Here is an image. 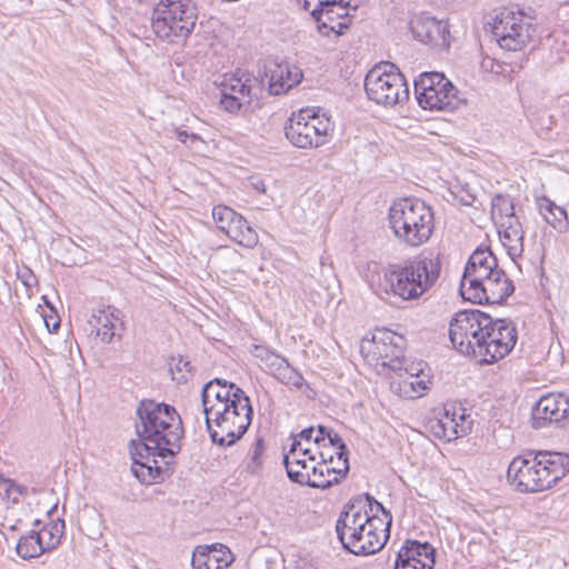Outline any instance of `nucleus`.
Listing matches in <instances>:
<instances>
[{"label":"nucleus","instance_id":"nucleus-1","mask_svg":"<svg viewBox=\"0 0 569 569\" xmlns=\"http://www.w3.org/2000/svg\"><path fill=\"white\" fill-rule=\"evenodd\" d=\"M137 440L130 441L132 473L141 482L162 479L156 457H174L181 450L183 423L177 409L166 402L142 399L136 410Z\"/></svg>","mask_w":569,"mask_h":569},{"label":"nucleus","instance_id":"nucleus-2","mask_svg":"<svg viewBox=\"0 0 569 569\" xmlns=\"http://www.w3.org/2000/svg\"><path fill=\"white\" fill-rule=\"evenodd\" d=\"M440 271V253L422 250L401 263L389 264L375 291L377 295L392 293L402 300H416L437 282Z\"/></svg>","mask_w":569,"mask_h":569},{"label":"nucleus","instance_id":"nucleus-3","mask_svg":"<svg viewBox=\"0 0 569 569\" xmlns=\"http://www.w3.org/2000/svg\"><path fill=\"white\" fill-rule=\"evenodd\" d=\"M569 472V455L559 451H529L515 457L507 479L522 493L550 489Z\"/></svg>","mask_w":569,"mask_h":569},{"label":"nucleus","instance_id":"nucleus-4","mask_svg":"<svg viewBox=\"0 0 569 569\" xmlns=\"http://www.w3.org/2000/svg\"><path fill=\"white\" fill-rule=\"evenodd\" d=\"M390 228L396 239L409 248L426 243L435 230V214L418 198H401L392 202L388 212Z\"/></svg>","mask_w":569,"mask_h":569},{"label":"nucleus","instance_id":"nucleus-5","mask_svg":"<svg viewBox=\"0 0 569 569\" xmlns=\"http://www.w3.org/2000/svg\"><path fill=\"white\" fill-rule=\"evenodd\" d=\"M233 400L221 406L212 413L210 429H207L211 441L220 447L234 445L249 429L253 408L250 398L242 389H236Z\"/></svg>","mask_w":569,"mask_h":569},{"label":"nucleus","instance_id":"nucleus-6","mask_svg":"<svg viewBox=\"0 0 569 569\" xmlns=\"http://www.w3.org/2000/svg\"><path fill=\"white\" fill-rule=\"evenodd\" d=\"M198 19L197 6L192 0H160L151 18L156 36L170 43L187 39Z\"/></svg>","mask_w":569,"mask_h":569},{"label":"nucleus","instance_id":"nucleus-7","mask_svg":"<svg viewBox=\"0 0 569 569\" xmlns=\"http://www.w3.org/2000/svg\"><path fill=\"white\" fill-rule=\"evenodd\" d=\"M365 500L371 515L369 520L360 527L357 540L348 539L345 549L356 556H369L380 551L390 536L392 516L383 505L377 501L369 493L365 495Z\"/></svg>","mask_w":569,"mask_h":569},{"label":"nucleus","instance_id":"nucleus-8","mask_svg":"<svg viewBox=\"0 0 569 569\" xmlns=\"http://www.w3.org/2000/svg\"><path fill=\"white\" fill-rule=\"evenodd\" d=\"M333 130V122L325 112L320 114V108L301 109L288 119L284 136L295 147L311 149L325 146Z\"/></svg>","mask_w":569,"mask_h":569},{"label":"nucleus","instance_id":"nucleus-9","mask_svg":"<svg viewBox=\"0 0 569 569\" xmlns=\"http://www.w3.org/2000/svg\"><path fill=\"white\" fill-rule=\"evenodd\" d=\"M367 97L377 104L393 107L409 99L405 76L393 63L373 67L365 78Z\"/></svg>","mask_w":569,"mask_h":569},{"label":"nucleus","instance_id":"nucleus-10","mask_svg":"<svg viewBox=\"0 0 569 569\" xmlns=\"http://www.w3.org/2000/svg\"><path fill=\"white\" fill-rule=\"evenodd\" d=\"M418 104L430 111L452 112L462 103L458 89L441 72H422L413 81Z\"/></svg>","mask_w":569,"mask_h":569},{"label":"nucleus","instance_id":"nucleus-11","mask_svg":"<svg viewBox=\"0 0 569 569\" xmlns=\"http://www.w3.org/2000/svg\"><path fill=\"white\" fill-rule=\"evenodd\" d=\"M482 339H477L472 356L480 357L481 363H493L505 358L515 348L518 331L509 319L491 317V323L482 330Z\"/></svg>","mask_w":569,"mask_h":569},{"label":"nucleus","instance_id":"nucleus-12","mask_svg":"<svg viewBox=\"0 0 569 569\" xmlns=\"http://www.w3.org/2000/svg\"><path fill=\"white\" fill-rule=\"evenodd\" d=\"M491 323V316L478 309H466L455 313L449 323L452 346L462 355H472L473 342L482 339V330Z\"/></svg>","mask_w":569,"mask_h":569},{"label":"nucleus","instance_id":"nucleus-13","mask_svg":"<svg viewBox=\"0 0 569 569\" xmlns=\"http://www.w3.org/2000/svg\"><path fill=\"white\" fill-rule=\"evenodd\" d=\"M490 31L500 48L517 51L530 41L535 29L521 13L505 9L493 18Z\"/></svg>","mask_w":569,"mask_h":569},{"label":"nucleus","instance_id":"nucleus-14","mask_svg":"<svg viewBox=\"0 0 569 569\" xmlns=\"http://www.w3.org/2000/svg\"><path fill=\"white\" fill-rule=\"evenodd\" d=\"M405 338L389 329H378L371 340L361 346V351L367 352L377 366L390 368L393 371L402 370L406 362L403 348Z\"/></svg>","mask_w":569,"mask_h":569},{"label":"nucleus","instance_id":"nucleus-15","mask_svg":"<svg viewBox=\"0 0 569 569\" xmlns=\"http://www.w3.org/2000/svg\"><path fill=\"white\" fill-rule=\"evenodd\" d=\"M515 292V284L506 274L503 269L493 272L481 279L480 283L473 287L460 284L459 293L465 301L483 305H502Z\"/></svg>","mask_w":569,"mask_h":569},{"label":"nucleus","instance_id":"nucleus-16","mask_svg":"<svg viewBox=\"0 0 569 569\" xmlns=\"http://www.w3.org/2000/svg\"><path fill=\"white\" fill-rule=\"evenodd\" d=\"M549 425L557 427L569 425V396L548 393L536 402L532 408V427L541 429Z\"/></svg>","mask_w":569,"mask_h":569},{"label":"nucleus","instance_id":"nucleus-17","mask_svg":"<svg viewBox=\"0 0 569 569\" xmlns=\"http://www.w3.org/2000/svg\"><path fill=\"white\" fill-rule=\"evenodd\" d=\"M410 30L413 38L436 48L449 49L450 31L447 23L429 16H418L411 19Z\"/></svg>","mask_w":569,"mask_h":569},{"label":"nucleus","instance_id":"nucleus-18","mask_svg":"<svg viewBox=\"0 0 569 569\" xmlns=\"http://www.w3.org/2000/svg\"><path fill=\"white\" fill-rule=\"evenodd\" d=\"M367 507V502L362 505V500L359 499L347 503L340 512L336 522V532L343 548L348 539L357 540L356 533L358 535L361 531L360 527L369 520L370 511L366 509Z\"/></svg>","mask_w":569,"mask_h":569},{"label":"nucleus","instance_id":"nucleus-19","mask_svg":"<svg viewBox=\"0 0 569 569\" xmlns=\"http://www.w3.org/2000/svg\"><path fill=\"white\" fill-rule=\"evenodd\" d=\"M498 269H500L498 266V259L490 248L479 247L469 257L465 266L460 284L475 287L476 283H480L481 279H486V277L491 274L493 270Z\"/></svg>","mask_w":569,"mask_h":569},{"label":"nucleus","instance_id":"nucleus-20","mask_svg":"<svg viewBox=\"0 0 569 569\" xmlns=\"http://www.w3.org/2000/svg\"><path fill=\"white\" fill-rule=\"evenodd\" d=\"M264 74L269 79V93L273 96H280L287 92L289 89L300 83L302 79L301 70L296 66L291 67L286 61H268Z\"/></svg>","mask_w":569,"mask_h":569},{"label":"nucleus","instance_id":"nucleus-21","mask_svg":"<svg viewBox=\"0 0 569 569\" xmlns=\"http://www.w3.org/2000/svg\"><path fill=\"white\" fill-rule=\"evenodd\" d=\"M302 453H296V446L290 447L289 451L283 455V466L288 478L298 485L308 487H325L329 482L312 481L311 466L316 462V455L302 457Z\"/></svg>","mask_w":569,"mask_h":569},{"label":"nucleus","instance_id":"nucleus-22","mask_svg":"<svg viewBox=\"0 0 569 569\" xmlns=\"http://www.w3.org/2000/svg\"><path fill=\"white\" fill-rule=\"evenodd\" d=\"M218 383L219 378H214L204 383L201 390V405L207 429H210L212 413L221 409V406L229 402V400H233L236 389H241L236 383L224 385L218 388Z\"/></svg>","mask_w":569,"mask_h":569},{"label":"nucleus","instance_id":"nucleus-23","mask_svg":"<svg viewBox=\"0 0 569 569\" xmlns=\"http://www.w3.org/2000/svg\"><path fill=\"white\" fill-rule=\"evenodd\" d=\"M232 561V552L221 543L198 546L191 557L193 569H227Z\"/></svg>","mask_w":569,"mask_h":569},{"label":"nucleus","instance_id":"nucleus-24","mask_svg":"<svg viewBox=\"0 0 569 569\" xmlns=\"http://www.w3.org/2000/svg\"><path fill=\"white\" fill-rule=\"evenodd\" d=\"M258 86L257 78L251 74L238 70L232 74H226L221 82V92H226L230 96H238L242 101H246L248 106L253 99V88Z\"/></svg>","mask_w":569,"mask_h":569},{"label":"nucleus","instance_id":"nucleus-25","mask_svg":"<svg viewBox=\"0 0 569 569\" xmlns=\"http://www.w3.org/2000/svg\"><path fill=\"white\" fill-rule=\"evenodd\" d=\"M456 417L457 410L455 407L452 410L446 408L443 417L431 425L435 437L452 441L468 435L470 432L469 425L463 419L462 422H458Z\"/></svg>","mask_w":569,"mask_h":569},{"label":"nucleus","instance_id":"nucleus-26","mask_svg":"<svg viewBox=\"0 0 569 569\" xmlns=\"http://www.w3.org/2000/svg\"><path fill=\"white\" fill-rule=\"evenodd\" d=\"M499 237L501 243L507 249L508 256L512 261L522 256L523 252V230L518 219L510 222H499Z\"/></svg>","mask_w":569,"mask_h":569},{"label":"nucleus","instance_id":"nucleus-27","mask_svg":"<svg viewBox=\"0 0 569 569\" xmlns=\"http://www.w3.org/2000/svg\"><path fill=\"white\" fill-rule=\"evenodd\" d=\"M536 204L543 220L556 231L562 233L569 230L568 214L565 208L557 206L547 196L536 197Z\"/></svg>","mask_w":569,"mask_h":569},{"label":"nucleus","instance_id":"nucleus-28","mask_svg":"<svg viewBox=\"0 0 569 569\" xmlns=\"http://www.w3.org/2000/svg\"><path fill=\"white\" fill-rule=\"evenodd\" d=\"M119 313L120 311L118 309L108 307L107 309H99L92 312L89 318L88 325L91 331H96V336L99 337L102 342H110L114 337L113 320H119Z\"/></svg>","mask_w":569,"mask_h":569},{"label":"nucleus","instance_id":"nucleus-29","mask_svg":"<svg viewBox=\"0 0 569 569\" xmlns=\"http://www.w3.org/2000/svg\"><path fill=\"white\" fill-rule=\"evenodd\" d=\"M401 561H419L427 565L435 566L436 549L429 542H420L418 540H407L405 545L397 552Z\"/></svg>","mask_w":569,"mask_h":569},{"label":"nucleus","instance_id":"nucleus-30","mask_svg":"<svg viewBox=\"0 0 569 569\" xmlns=\"http://www.w3.org/2000/svg\"><path fill=\"white\" fill-rule=\"evenodd\" d=\"M329 17L330 20H326L328 16L325 14L323 9L321 13L316 17L315 21L317 22V29L322 36L329 37L330 33L341 36L350 27L351 19L347 10L339 12V16L329 13Z\"/></svg>","mask_w":569,"mask_h":569},{"label":"nucleus","instance_id":"nucleus-31","mask_svg":"<svg viewBox=\"0 0 569 569\" xmlns=\"http://www.w3.org/2000/svg\"><path fill=\"white\" fill-rule=\"evenodd\" d=\"M320 460L311 466L312 481L329 482L328 486L317 487L318 489H328L340 482L348 472H342V468H335L327 465L326 455L319 452Z\"/></svg>","mask_w":569,"mask_h":569},{"label":"nucleus","instance_id":"nucleus-32","mask_svg":"<svg viewBox=\"0 0 569 569\" xmlns=\"http://www.w3.org/2000/svg\"><path fill=\"white\" fill-rule=\"evenodd\" d=\"M16 551L24 560L37 558L47 552L37 530H31L27 535L21 536L16 546Z\"/></svg>","mask_w":569,"mask_h":569},{"label":"nucleus","instance_id":"nucleus-33","mask_svg":"<svg viewBox=\"0 0 569 569\" xmlns=\"http://www.w3.org/2000/svg\"><path fill=\"white\" fill-rule=\"evenodd\" d=\"M491 217L496 224L518 219L515 216L513 201L508 194H496L491 200Z\"/></svg>","mask_w":569,"mask_h":569},{"label":"nucleus","instance_id":"nucleus-34","mask_svg":"<svg viewBox=\"0 0 569 569\" xmlns=\"http://www.w3.org/2000/svg\"><path fill=\"white\" fill-rule=\"evenodd\" d=\"M253 356L261 362L264 371L273 377L288 363V360L263 346H254Z\"/></svg>","mask_w":569,"mask_h":569},{"label":"nucleus","instance_id":"nucleus-35","mask_svg":"<svg viewBox=\"0 0 569 569\" xmlns=\"http://www.w3.org/2000/svg\"><path fill=\"white\" fill-rule=\"evenodd\" d=\"M227 236L232 241L246 248L256 247L259 240L257 231L243 217L239 219L234 226H231V230Z\"/></svg>","mask_w":569,"mask_h":569},{"label":"nucleus","instance_id":"nucleus-36","mask_svg":"<svg viewBox=\"0 0 569 569\" xmlns=\"http://www.w3.org/2000/svg\"><path fill=\"white\" fill-rule=\"evenodd\" d=\"M428 376H417L416 372H412L411 377H405L398 382V391L401 397L405 398H419L423 395V392L429 388L430 383Z\"/></svg>","mask_w":569,"mask_h":569},{"label":"nucleus","instance_id":"nucleus-37","mask_svg":"<svg viewBox=\"0 0 569 569\" xmlns=\"http://www.w3.org/2000/svg\"><path fill=\"white\" fill-rule=\"evenodd\" d=\"M64 527V520L58 518L56 520H51L37 531L47 551H51L60 545Z\"/></svg>","mask_w":569,"mask_h":569},{"label":"nucleus","instance_id":"nucleus-38","mask_svg":"<svg viewBox=\"0 0 569 569\" xmlns=\"http://www.w3.org/2000/svg\"><path fill=\"white\" fill-rule=\"evenodd\" d=\"M212 218L217 223V227L228 234L231 230V226H234L242 216L228 206L218 204L212 209Z\"/></svg>","mask_w":569,"mask_h":569},{"label":"nucleus","instance_id":"nucleus-39","mask_svg":"<svg viewBox=\"0 0 569 569\" xmlns=\"http://www.w3.org/2000/svg\"><path fill=\"white\" fill-rule=\"evenodd\" d=\"M169 370L172 376V380L178 383H186L192 377V367L182 356H173L169 361Z\"/></svg>","mask_w":569,"mask_h":569},{"label":"nucleus","instance_id":"nucleus-40","mask_svg":"<svg viewBox=\"0 0 569 569\" xmlns=\"http://www.w3.org/2000/svg\"><path fill=\"white\" fill-rule=\"evenodd\" d=\"M264 451V438L258 436L249 450V461L246 466V471L250 475H258L262 468V453Z\"/></svg>","mask_w":569,"mask_h":569},{"label":"nucleus","instance_id":"nucleus-41","mask_svg":"<svg viewBox=\"0 0 569 569\" xmlns=\"http://www.w3.org/2000/svg\"><path fill=\"white\" fill-rule=\"evenodd\" d=\"M274 378L281 383L295 387L297 389H301L303 386H308L303 376L289 362L280 370V372H278Z\"/></svg>","mask_w":569,"mask_h":569},{"label":"nucleus","instance_id":"nucleus-42","mask_svg":"<svg viewBox=\"0 0 569 569\" xmlns=\"http://www.w3.org/2000/svg\"><path fill=\"white\" fill-rule=\"evenodd\" d=\"M327 439L331 447H336L338 449L337 457H338V460L342 462V472L343 471L348 472L349 471V460H348L349 450H348L345 441L337 432H333L332 429H331L330 433L328 435Z\"/></svg>","mask_w":569,"mask_h":569},{"label":"nucleus","instance_id":"nucleus-43","mask_svg":"<svg viewBox=\"0 0 569 569\" xmlns=\"http://www.w3.org/2000/svg\"><path fill=\"white\" fill-rule=\"evenodd\" d=\"M246 104L248 103L242 101L238 96H230L226 92H221L220 106L224 111L236 113Z\"/></svg>","mask_w":569,"mask_h":569},{"label":"nucleus","instance_id":"nucleus-44","mask_svg":"<svg viewBox=\"0 0 569 569\" xmlns=\"http://www.w3.org/2000/svg\"><path fill=\"white\" fill-rule=\"evenodd\" d=\"M325 14L329 16V13H335L339 16V12L347 10L349 12V8L351 7L352 0H325ZM326 20H330L328 17Z\"/></svg>","mask_w":569,"mask_h":569},{"label":"nucleus","instance_id":"nucleus-45","mask_svg":"<svg viewBox=\"0 0 569 569\" xmlns=\"http://www.w3.org/2000/svg\"><path fill=\"white\" fill-rule=\"evenodd\" d=\"M325 0H298V4L306 11H309L313 20L318 17L322 9L325 10Z\"/></svg>","mask_w":569,"mask_h":569},{"label":"nucleus","instance_id":"nucleus-46","mask_svg":"<svg viewBox=\"0 0 569 569\" xmlns=\"http://www.w3.org/2000/svg\"><path fill=\"white\" fill-rule=\"evenodd\" d=\"M395 569H433L432 568V565H425L422 562H419V561H401L399 560V558L397 557L396 558V562H395Z\"/></svg>","mask_w":569,"mask_h":569},{"label":"nucleus","instance_id":"nucleus-47","mask_svg":"<svg viewBox=\"0 0 569 569\" xmlns=\"http://www.w3.org/2000/svg\"><path fill=\"white\" fill-rule=\"evenodd\" d=\"M425 367H427L426 363L422 361L418 363H412L410 366L405 367V363L402 365V370H405L406 377H411L412 372H416L417 376H426L423 370Z\"/></svg>","mask_w":569,"mask_h":569},{"label":"nucleus","instance_id":"nucleus-48","mask_svg":"<svg viewBox=\"0 0 569 569\" xmlns=\"http://www.w3.org/2000/svg\"><path fill=\"white\" fill-rule=\"evenodd\" d=\"M331 429L327 428L323 425H318L315 432H317L313 437V442L316 445H320L322 441H325L328 438V435L330 433Z\"/></svg>","mask_w":569,"mask_h":569},{"label":"nucleus","instance_id":"nucleus-49","mask_svg":"<svg viewBox=\"0 0 569 569\" xmlns=\"http://www.w3.org/2000/svg\"><path fill=\"white\" fill-rule=\"evenodd\" d=\"M177 139L186 144L188 143V140H190L191 142L200 140V137L193 132L189 133L186 130H179L177 131Z\"/></svg>","mask_w":569,"mask_h":569},{"label":"nucleus","instance_id":"nucleus-50","mask_svg":"<svg viewBox=\"0 0 569 569\" xmlns=\"http://www.w3.org/2000/svg\"><path fill=\"white\" fill-rule=\"evenodd\" d=\"M293 446H296V453H298V452L302 453L301 458L309 457L310 455H313L311 452V449L308 447H303L302 442L299 439H297V437H292V443L290 445V447H293Z\"/></svg>","mask_w":569,"mask_h":569},{"label":"nucleus","instance_id":"nucleus-51","mask_svg":"<svg viewBox=\"0 0 569 569\" xmlns=\"http://www.w3.org/2000/svg\"><path fill=\"white\" fill-rule=\"evenodd\" d=\"M315 431H316V428L315 427H308V428H305L302 429L298 435H296L295 437H297V439H299L301 442L302 440L309 442V441H313V437H315Z\"/></svg>","mask_w":569,"mask_h":569},{"label":"nucleus","instance_id":"nucleus-52","mask_svg":"<svg viewBox=\"0 0 569 569\" xmlns=\"http://www.w3.org/2000/svg\"><path fill=\"white\" fill-rule=\"evenodd\" d=\"M19 278H21L22 280V283L26 286V287H31L34 282H36V277L34 274L31 272L30 269H26L24 272L22 273H18Z\"/></svg>","mask_w":569,"mask_h":569},{"label":"nucleus","instance_id":"nucleus-53","mask_svg":"<svg viewBox=\"0 0 569 569\" xmlns=\"http://www.w3.org/2000/svg\"><path fill=\"white\" fill-rule=\"evenodd\" d=\"M457 410V421L462 422V419L469 425L470 431L472 430V420L470 419V415L466 412L465 408H456Z\"/></svg>","mask_w":569,"mask_h":569},{"label":"nucleus","instance_id":"nucleus-54","mask_svg":"<svg viewBox=\"0 0 569 569\" xmlns=\"http://www.w3.org/2000/svg\"><path fill=\"white\" fill-rule=\"evenodd\" d=\"M475 200H476V197L472 193H470L469 191H466L465 194L459 197V201L463 206H472Z\"/></svg>","mask_w":569,"mask_h":569},{"label":"nucleus","instance_id":"nucleus-55","mask_svg":"<svg viewBox=\"0 0 569 569\" xmlns=\"http://www.w3.org/2000/svg\"><path fill=\"white\" fill-rule=\"evenodd\" d=\"M254 189L257 191H259L260 193H264L266 192V186L262 181H258L256 184H254Z\"/></svg>","mask_w":569,"mask_h":569},{"label":"nucleus","instance_id":"nucleus-56","mask_svg":"<svg viewBox=\"0 0 569 569\" xmlns=\"http://www.w3.org/2000/svg\"><path fill=\"white\" fill-rule=\"evenodd\" d=\"M44 321H46V326L49 329V331H56L59 328V321H54L52 328H50V323L48 320H44Z\"/></svg>","mask_w":569,"mask_h":569},{"label":"nucleus","instance_id":"nucleus-57","mask_svg":"<svg viewBox=\"0 0 569 569\" xmlns=\"http://www.w3.org/2000/svg\"><path fill=\"white\" fill-rule=\"evenodd\" d=\"M230 383H231V382H229V381H227V380H224V379H220V378H219V383L217 385V387H218V388H221L222 386H224V385H230Z\"/></svg>","mask_w":569,"mask_h":569},{"label":"nucleus","instance_id":"nucleus-58","mask_svg":"<svg viewBox=\"0 0 569 569\" xmlns=\"http://www.w3.org/2000/svg\"><path fill=\"white\" fill-rule=\"evenodd\" d=\"M0 481L9 483L10 486H12V483H13L11 479L4 478L3 476H0Z\"/></svg>","mask_w":569,"mask_h":569},{"label":"nucleus","instance_id":"nucleus-59","mask_svg":"<svg viewBox=\"0 0 569 569\" xmlns=\"http://www.w3.org/2000/svg\"><path fill=\"white\" fill-rule=\"evenodd\" d=\"M326 460H327V465L329 466V463H331V462H332L333 457H332L331 455H330V456H328V457L326 456Z\"/></svg>","mask_w":569,"mask_h":569},{"label":"nucleus","instance_id":"nucleus-60","mask_svg":"<svg viewBox=\"0 0 569 569\" xmlns=\"http://www.w3.org/2000/svg\"><path fill=\"white\" fill-rule=\"evenodd\" d=\"M40 523H41V521H40L39 519H37V520H34L33 526H36V527H37V526H39Z\"/></svg>","mask_w":569,"mask_h":569},{"label":"nucleus","instance_id":"nucleus-61","mask_svg":"<svg viewBox=\"0 0 569 569\" xmlns=\"http://www.w3.org/2000/svg\"><path fill=\"white\" fill-rule=\"evenodd\" d=\"M548 119H549V123L551 124L552 123V116H548Z\"/></svg>","mask_w":569,"mask_h":569}]
</instances>
